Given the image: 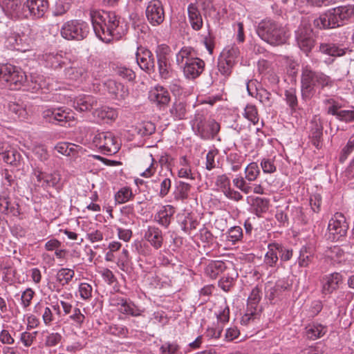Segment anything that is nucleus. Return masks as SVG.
Returning a JSON list of instances; mask_svg holds the SVG:
<instances>
[{"instance_id": "obj_13", "label": "nucleus", "mask_w": 354, "mask_h": 354, "mask_svg": "<svg viewBox=\"0 0 354 354\" xmlns=\"http://www.w3.org/2000/svg\"><path fill=\"white\" fill-rule=\"evenodd\" d=\"M136 61L140 68L148 73L154 71L155 59L153 53L148 49L138 48L136 54Z\"/></svg>"}, {"instance_id": "obj_54", "label": "nucleus", "mask_w": 354, "mask_h": 354, "mask_svg": "<svg viewBox=\"0 0 354 354\" xmlns=\"http://www.w3.org/2000/svg\"><path fill=\"white\" fill-rule=\"evenodd\" d=\"M354 150V133L349 138L346 146L342 149L339 161L343 162Z\"/></svg>"}, {"instance_id": "obj_19", "label": "nucleus", "mask_w": 354, "mask_h": 354, "mask_svg": "<svg viewBox=\"0 0 354 354\" xmlns=\"http://www.w3.org/2000/svg\"><path fill=\"white\" fill-rule=\"evenodd\" d=\"M149 99L158 106H165L171 100L169 91L162 86L151 88L149 93Z\"/></svg>"}, {"instance_id": "obj_62", "label": "nucleus", "mask_w": 354, "mask_h": 354, "mask_svg": "<svg viewBox=\"0 0 354 354\" xmlns=\"http://www.w3.org/2000/svg\"><path fill=\"white\" fill-rule=\"evenodd\" d=\"M216 185L224 193L230 188V178L225 174L218 176L216 180Z\"/></svg>"}, {"instance_id": "obj_20", "label": "nucleus", "mask_w": 354, "mask_h": 354, "mask_svg": "<svg viewBox=\"0 0 354 354\" xmlns=\"http://www.w3.org/2000/svg\"><path fill=\"white\" fill-rule=\"evenodd\" d=\"M168 50L169 47L167 46L162 45L158 47V50L157 51V61L159 73L161 78L165 80L169 78L170 75L169 66L168 65L166 55Z\"/></svg>"}, {"instance_id": "obj_28", "label": "nucleus", "mask_w": 354, "mask_h": 354, "mask_svg": "<svg viewBox=\"0 0 354 354\" xmlns=\"http://www.w3.org/2000/svg\"><path fill=\"white\" fill-rule=\"evenodd\" d=\"M175 213L174 208L171 205L163 206L155 215V221L160 225L168 227L170 225L171 218Z\"/></svg>"}, {"instance_id": "obj_58", "label": "nucleus", "mask_w": 354, "mask_h": 354, "mask_svg": "<svg viewBox=\"0 0 354 354\" xmlns=\"http://www.w3.org/2000/svg\"><path fill=\"white\" fill-rule=\"evenodd\" d=\"M106 332L119 337H125L128 334V329L120 325H111L109 326Z\"/></svg>"}, {"instance_id": "obj_59", "label": "nucleus", "mask_w": 354, "mask_h": 354, "mask_svg": "<svg viewBox=\"0 0 354 354\" xmlns=\"http://www.w3.org/2000/svg\"><path fill=\"white\" fill-rule=\"evenodd\" d=\"M145 160L147 162H149L150 165L143 172L140 174V176L145 178H149L156 172V168L154 165L156 164V162L151 154L148 155L145 158Z\"/></svg>"}, {"instance_id": "obj_6", "label": "nucleus", "mask_w": 354, "mask_h": 354, "mask_svg": "<svg viewBox=\"0 0 354 354\" xmlns=\"http://www.w3.org/2000/svg\"><path fill=\"white\" fill-rule=\"evenodd\" d=\"M61 35L68 40H82L89 33V26L80 20H71L63 24L61 28Z\"/></svg>"}, {"instance_id": "obj_48", "label": "nucleus", "mask_w": 354, "mask_h": 354, "mask_svg": "<svg viewBox=\"0 0 354 354\" xmlns=\"http://www.w3.org/2000/svg\"><path fill=\"white\" fill-rule=\"evenodd\" d=\"M243 230L239 226H234L230 228L227 232V239L228 241L235 244L240 241L243 238Z\"/></svg>"}, {"instance_id": "obj_45", "label": "nucleus", "mask_w": 354, "mask_h": 354, "mask_svg": "<svg viewBox=\"0 0 354 354\" xmlns=\"http://www.w3.org/2000/svg\"><path fill=\"white\" fill-rule=\"evenodd\" d=\"M46 174V172L41 171V169L38 167L33 169L31 178L35 186L44 189Z\"/></svg>"}, {"instance_id": "obj_31", "label": "nucleus", "mask_w": 354, "mask_h": 354, "mask_svg": "<svg viewBox=\"0 0 354 354\" xmlns=\"http://www.w3.org/2000/svg\"><path fill=\"white\" fill-rule=\"evenodd\" d=\"M169 113L175 120L185 119L187 114V105L185 102L176 100L170 107Z\"/></svg>"}, {"instance_id": "obj_36", "label": "nucleus", "mask_w": 354, "mask_h": 354, "mask_svg": "<svg viewBox=\"0 0 354 354\" xmlns=\"http://www.w3.org/2000/svg\"><path fill=\"white\" fill-rule=\"evenodd\" d=\"M195 58H198L196 56L195 50L190 46L183 47L176 54V62L180 66L184 65L187 60L188 62L191 59H194Z\"/></svg>"}, {"instance_id": "obj_3", "label": "nucleus", "mask_w": 354, "mask_h": 354, "mask_svg": "<svg viewBox=\"0 0 354 354\" xmlns=\"http://www.w3.org/2000/svg\"><path fill=\"white\" fill-rule=\"evenodd\" d=\"M256 32L262 40L273 46L283 44L288 38L286 27L271 19L261 20Z\"/></svg>"}, {"instance_id": "obj_34", "label": "nucleus", "mask_w": 354, "mask_h": 354, "mask_svg": "<svg viewBox=\"0 0 354 354\" xmlns=\"http://www.w3.org/2000/svg\"><path fill=\"white\" fill-rule=\"evenodd\" d=\"M319 51L330 56H342L345 54V48H340L335 44L322 43L319 45Z\"/></svg>"}, {"instance_id": "obj_37", "label": "nucleus", "mask_w": 354, "mask_h": 354, "mask_svg": "<svg viewBox=\"0 0 354 354\" xmlns=\"http://www.w3.org/2000/svg\"><path fill=\"white\" fill-rule=\"evenodd\" d=\"M306 336L308 339L315 340L322 337L326 332V328L322 324H310L306 328Z\"/></svg>"}, {"instance_id": "obj_8", "label": "nucleus", "mask_w": 354, "mask_h": 354, "mask_svg": "<svg viewBox=\"0 0 354 354\" xmlns=\"http://www.w3.org/2000/svg\"><path fill=\"white\" fill-rule=\"evenodd\" d=\"M43 118L49 122L62 127H70L75 121L71 110L64 107L46 109L43 111Z\"/></svg>"}, {"instance_id": "obj_10", "label": "nucleus", "mask_w": 354, "mask_h": 354, "mask_svg": "<svg viewBox=\"0 0 354 354\" xmlns=\"http://www.w3.org/2000/svg\"><path fill=\"white\" fill-rule=\"evenodd\" d=\"M348 229V225L346 221L345 216L342 213L339 212L334 214L328 225L329 232L334 236V239H337L341 236H345Z\"/></svg>"}, {"instance_id": "obj_64", "label": "nucleus", "mask_w": 354, "mask_h": 354, "mask_svg": "<svg viewBox=\"0 0 354 354\" xmlns=\"http://www.w3.org/2000/svg\"><path fill=\"white\" fill-rule=\"evenodd\" d=\"M92 286L87 283H82L79 287L80 297L83 299H88L92 297Z\"/></svg>"}, {"instance_id": "obj_53", "label": "nucleus", "mask_w": 354, "mask_h": 354, "mask_svg": "<svg viewBox=\"0 0 354 354\" xmlns=\"http://www.w3.org/2000/svg\"><path fill=\"white\" fill-rule=\"evenodd\" d=\"M285 98L286 103L292 111H295L298 105L296 92L294 89L290 88L285 91Z\"/></svg>"}, {"instance_id": "obj_1", "label": "nucleus", "mask_w": 354, "mask_h": 354, "mask_svg": "<svg viewBox=\"0 0 354 354\" xmlns=\"http://www.w3.org/2000/svg\"><path fill=\"white\" fill-rule=\"evenodd\" d=\"M91 17L96 36L104 42L119 39L124 33L119 19L114 12L95 11L91 13Z\"/></svg>"}, {"instance_id": "obj_32", "label": "nucleus", "mask_w": 354, "mask_h": 354, "mask_svg": "<svg viewBox=\"0 0 354 354\" xmlns=\"http://www.w3.org/2000/svg\"><path fill=\"white\" fill-rule=\"evenodd\" d=\"M239 55V48L237 46L232 45L224 48L220 58L224 61H227V63L234 66Z\"/></svg>"}, {"instance_id": "obj_15", "label": "nucleus", "mask_w": 354, "mask_h": 354, "mask_svg": "<svg viewBox=\"0 0 354 354\" xmlns=\"http://www.w3.org/2000/svg\"><path fill=\"white\" fill-rule=\"evenodd\" d=\"M314 25L320 29H328L341 26L342 24L338 20L337 15L333 8L315 19Z\"/></svg>"}, {"instance_id": "obj_63", "label": "nucleus", "mask_w": 354, "mask_h": 354, "mask_svg": "<svg viewBox=\"0 0 354 354\" xmlns=\"http://www.w3.org/2000/svg\"><path fill=\"white\" fill-rule=\"evenodd\" d=\"M37 335V331L32 333L27 331L23 332L20 336V341L26 347H29L32 344L34 340L36 339Z\"/></svg>"}, {"instance_id": "obj_18", "label": "nucleus", "mask_w": 354, "mask_h": 354, "mask_svg": "<svg viewBox=\"0 0 354 354\" xmlns=\"http://www.w3.org/2000/svg\"><path fill=\"white\" fill-rule=\"evenodd\" d=\"M115 305L117 306L119 312L132 317L141 316L145 312L144 308H140L133 302L122 297L117 298Z\"/></svg>"}, {"instance_id": "obj_11", "label": "nucleus", "mask_w": 354, "mask_h": 354, "mask_svg": "<svg viewBox=\"0 0 354 354\" xmlns=\"http://www.w3.org/2000/svg\"><path fill=\"white\" fill-rule=\"evenodd\" d=\"M22 1L23 0H2V8L11 18H27L28 13Z\"/></svg>"}, {"instance_id": "obj_4", "label": "nucleus", "mask_w": 354, "mask_h": 354, "mask_svg": "<svg viewBox=\"0 0 354 354\" xmlns=\"http://www.w3.org/2000/svg\"><path fill=\"white\" fill-rule=\"evenodd\" d=\"M26 76L24 71L12 64L0 65V87L17 90L24 84Z\"/></svg>"}, {"instance_id": "obj_30", "label": "nucleus", "mask_w": 354, "mask_h": 354, "mask_svg": "<svg viewBox=\"0 0 354 354\" xmlns=\"http://www.w3.org/2000/svg\"><path fill=\"white\" fill-rule=\"evenodd\" d=\"M279 243H272L268 245V252L266 253L264 257V263L271 268H275L279 261L278 251H279Z\"/></svg>"}, {"instance_id": "obj_22", "label": "nucleus", "mask_w": 354, "mask_h": 354, "mask_svg": "<svg viewBox=\"0 0 354 354\" xmlns=\"http://www.w3.org/2000/svg\"><path fill=\"white\" fill-rule=\"evenodd\" d=\"M342 281V277L338 272L325 276L322 280V293L325 295L331 294L339 288Z\"/></svg>"}, {"instance_id": "obj_21", "label": "nucleus", "mask_w": 354, "mask_h": 354, "mask_svg": "<svg viewBox=\"0 0 354 354\" xmlns=\"http://www.w3.org/2000/svg\"><path fill=\"white\" fill-rule=\"evenodd\" d=\"M144 237L156 250L160 248L162 245L164 240L162 232L158 227L148 226Z\"/></svg>"}, {"instance_id": "obj_51", "label": "nucleus", "mask_w": 354, "mask_h": 354, "mask_svg": "<svg viewBox=\"0 0 354 354\" xmlns=\"http://www.w3.org/2000/svg\"><path fill=\"white\" fill-rule=\"evenodd\" d=\"M133 196L132 191L129 187L121 188L115 195V201L120 204L129 201Z\"/></svg>"}, {"instance_id": "obj_61", "label": "nucleus", "mask_w": 354, "mask_h": 354, "mask_svg": "<svg viewBox=\"0 0 354 354\" xmlns=\"http://www.w3.org/2000/svg\"><path fill=\"white\" fill-rule=\"evenodd\" d=\"M160 349L162 354H180L179 346L176 343L166 342Z\"/></svg>"}, {"instance_id": "obj_43", "label": "nucleus", "mask_w": 354, "mask_h": 354, "mask_svg": "<svg viewBox=\"0 0 354 354\" xmlns=\"http://www.w3.org/2000/svg\"><path fill=\"white\" fill-rule=\"evenodd\" d=\"M314 259L313 254L306 247H302L300 250L298 258V264L300 267H307Z\"/></svg>"}, {"instance_id": "obj_17", "label": "nucleus", "mask_w": 354, "mask_h": 354, "mask_svg": "<svg viewBox=\"0 0 354 354\" xmlns=\"http://www.w3.org/2000/svg\"><path fill=\"white\" fill-rule=\"evenodd\" d=\"M24 6L28 15L41 18L48 9V2L47 0H26Z\"/></svg>"}, {"instance_id": "obj_27", "label": "nucleus", "mask_w": 354, "mask_h": 354, "mask_svg": "<svg viewBox=\"0 0 354 354\" xmlns=\"http://www.w3.org/2000/svg\"><path fill=\"white\" fill-rule=\"evenodd\" d=\"M260 300L261 290L256 286L252 290L248 299V309L245 315V317H248V320H250L256 313L257 307Z\"/></svg>"}, {"instance_id": "obj_14", "label": "nucleus", "mask_w": 354, "mask_h": 354, "mask_svg": "<svg viewBox=\"0 0 354 354\" xmlns=\"http://www.w3.org/2000/svg\"><path fill=\"white\" fill-rule=\"evenodd\" d=\"M205 62L201 58L191 59L180 67L183 68V74L187 79L194 80L199 77L205 68Z\"/></svg>"}, {"instance_id": "obj_26", "label": "nucleus", "mask_w": 354, "mask_h": 354, "mask_svg": "<svg viewBox=\"0 0 354 354\" xmlns=\"http://www.w3.org/2000/svg\"><path fill=\"white\" fill-rule=\"evenodd\" d=\"M109 93L114 95L118 100H124L129 96V89L124 84L114 80H109L106 83Z\"/></svg>"}, {"instance_id": "obj_42", "label": "nucleus", "mask_w": 354, "mask_h": 354, "mask_svg": "<svg viewBox=\"0 0 354 354\" xmlns=\"http://www.w3.org/2000/svg\"><path fill=\"white\" fill-rule=\"evenodd\" d=\"M226 269L225 263L223 261H215L208 265L206 273L212 279H216Z\"/></svg>"}, {"instance_id": "obj_23", "label": "nucleus", "mask_w": 354, "mask_h": 354, "mask_svg": "<svg viewBox=\"0 0 354 354\" xmlns=\"http://www.w3.org/2000/svg\"><path fill=\"white\" fill-rule=\"evenodd\" d=\"M327 113L335 115L342 122L350 123L354 122V108L352 109H342L340 106H330L328 107Z\"/></svg>"}, {"instance_id": "obj_2", "label": "nucleus", "mask_w": 354, "mask_h": 354, "mask_svg": "<svg viewBox=\"0 0 354 354\" xmlns=\"http://www.w3.org/2000/svg\"><path fill=\"white\" fill-rule=\"evenodd\" d=\"M301 95L306 100L311 98L315 95L316 88L323 90L326 87H332L333 81L325 73L305 66L301 71Z\"/></svg>"}, {"instance_id": "obj_41", "label": "nucleus", "mask_w": 354, "mask_h": 354, "mask_svg": "<svg viewBox=\"0 0 354 354\" xmlns=\"http://www.w3.org/2000/svg\"><path fill=\"white\" fill-rule=\"evenodd\" d=\"M191 185L189 183L180 181L176 186L174 198L177 201H185L189 196Z\"/></svg>"}, {"instance_id": "obj_9", "label": "nucleus", "mask_w": 354, "mask_h": 354, "mask_svg": "<svg viewBox=\"0 0 354 354\" xmlns=\"http://www.w3.org/2000/svg\"><path fill=\"white\" fill-rule=\"evenodd\" d=\"M145 13L147 21L153 26L161 24L165 20L164 8L159 0L149 1Z\"/></svg>"}, {"instance_id": "obj_40", "label": "nucleus", "mask_w": 354, "mask_h": 354, "mask_svg": "<svg viewBox=\"0 0 354 354\" xmlns=\"http://www.w3.org/2000/svg\"><path fill=\"white\" fill-rule=\"evenodd\" d=\"M75 276V271L68 268H61L56 274L57 282L62 286L68 285Z\"/></svg>"}, {"instance_id": "obj_49", "label": "nucleus", "mask_w": 354, "mask_h": 354, "mask_svg": "<svg viewBox=\"0 0 354 354\" xmlns=\"http://www.w3.org/2000/svg\"><path fill=\"white\" fill-rule=\"evenodd\" d=\"M217 67L218 72L223 77L222 80L224 81L230 76L234 66L227 63V61H224L223 59L219 58Z\"/></svg>"}, {"instance_id": "obj_5", "label": "nucleus", "mask_w": 354, "mask_h": 354, "mask_svg": "<svg viewBox=\"0 0 354 354\" xmlns=\"http://www.w3.org/2000/svg\"><path fill=\"white\" fill-rule=\"evenodd\" d=\"M192 127L196 135L203 140L214 139L220 131V124L214 119L207 120L204 114L197 113L192 121Z\"/></svg>"}, {"instance_id": "obj_12", "label": "nucleus", "mask_w": 354, "mask_h": 354, "mask_svg": "<svg viewBox=\"0 0 354 354\" xmlns=\"http://www.w3.org/2000/svg\"><path fill=\"white\" fill-rule=\"evenodd\" d=\"M298 46L305 53H309L313 45L314 40L311 37L312 30L307 26L301 25L295 32Z\"/></svg>"}, {"instance_id": "obj_44", "label": "nucleus", "mask_w": 354, "mask_h": 354, "mask_svg": "<svg viewBox=\"0 0 354 354\" xmlns=\"http://www.w3.org/2000/svg\"><path fill=\"white\" fill-rule=\"evenodd\" d=\"M65 76L67 79L71 80H80L82 78H85V71L81 68L69 67L65 69Z\"/></svg>"}, {"instance_id": "obj_25", "label": "nucleus", "mask_w": 354, "mask_h": 354, "mask_svg": "<svg viewBox=\"0 0 354 354\" xmlns=\"http://www.w3.org/2000/svg\"><path fill=\"white\" fill-rule=\"evenodd\" d=\"M97 100L91 95H80L73 100V106L80 112L87 111L96 105Z\"/></svg>"}, {"instance_id": "obj_35", "label": "nucleus", "mask_w": 354, "mask_h": 354, "mask_svg": "<svg viewBox=\"0 0 354 354\" xmlns=\"http://www.w3.org/2000/svg\"><path fill=\"white\" fill-rule=\"evenodd\" d=\"M251 205L257 216H260L261 214L266 212L270 206V201L266 198L254 197L252 198Z\"/></svg>"}, {"instance_id": "obj_16", "label": "nucleus", "mask_w": 354, "mask_h": 354, "mask_svg": "<svg viewBox=\"0 0 354 354\" xmlns=\"http://www.w3.org/2000/svg\"><path fill=\"white\" fill-rule=\"evenodd\" d=\"M323 124L319 117L315 115L310 122L309 138L311 143L319 149L322 146Z\"/></svg>"}, {"instance_id": "obj_46", "label": "nucleus", "mask_w": 354, "mask_h": 354, "mask_svg": "<svg viewBox=\"0 0 354 354\" xmlns=\"http://www.w3.org/2000/svg\"><path fill=\"white\" fill-rule=\"evenodd\" d=\"M260 174V169L257 162L250 163L245 169V178L248 181L255 180Z\"/></svg>"}, {"instance_id": "obj_39", "label": "nucleus", "mask_w": 354, "mask_h": 354, "mask_svg": "<svg viewBox=\"0 0 354 354\" xmlns=\"http://www.w3.org/2000/svg\"><path fill=\"white\" fill-rule=\"evenodd\" d=\"M95 117L100 120H115L118 116L117 111L109 106H102L96 109L93 113Z\"/></svg>"}, {"instance_id": "obj_57", "label": "nucleus", "mask_w": 354, "mask_h": 354, "mask_svg": "<svg viewBox=\"0 0 354 354\" xmlns=\"http://www.w3.org/2000/svg\"><path fill=\"white\" fill-rule=\"evenodd\" d=\"M61 180L60 175L57 172L47 173L46 176V183L44 189L49 187H57Z\"/></svg>"}, {"instance_id": "obj_29", "label": "nucleus", "mask_w": 354, "mask_h": 354, "mask_svg": "<svg viewBox=\"0 0 354 354\" xmlns=\"http://www.w3.org/2000/svg\"><path fill=\"white\" fill-rule=\"evenodd\" d=\"M189 21L192 28L195 30H199L203 27V19L197 6L190 3L187 8Z\"/></svg>"}, {"instance_id": "obj_60", "label": "nucleus", "mask_w": 354, "mask_h": 354, "mask_svg": "<svg viewBox=\"0 0 354 354\" xmlns=\"http://www.w3.org/2000/svg\"><path fill=\"white\" fill-rule=\"evenodd\" d=\"M62 336L59 333H48L45 339V346L48 347H53L57 346L61 342Z\"/></svg>"}, {"instance_id": "obj_52", "label": "nucleus", "mask_w": 354, "mask_h": 354, "mask_svg": "<svg viewBox=\"0 0 354 354\" xmlns=\"http://www.w3.org/2000/svg\"><path fill=\"white\" fill-rule=\"evenodd\" d=\"M244 116L254 124L259 122V114L257 107L253 104H248L245 108Z\"/></svg>"}, {"instance_id": "obj_33", "label": "nucleus", "mask_w": 354, "mask_h": 354, "mask_svg": "<svg viewBox=\"0 0 354 354\" xmlns=\"http://www.w3.org/2000/svg\"><path fill=\"white\" fill-rule=\"evenodd\" d=\"M334 9V12H336L338 20L342 25L344 21H348L354 17V5H346L336 7Z\"/></svg>"}, {"instance_id": "obj_56", "label": "nucleus", "mask_w": 354, "mask_h": 354, "mask_svg": "<svg viewBox=\"0 0 354 354\" xmlns=\"http://www.w3.org/2000/svg\"><path fill=\"white\" fill-rule=\"evenodd\" d=\"M232 271L233 272H235L234 270ZM237 275V273L230 274L228 272L226 276H223L219 281V286L223 290L228 291L230 287L232 286L233 282Z\"/></svg>"}, {"instance_id": "obj_24", "label": "nucleus", "mask_w": 354, "mask_h": 354, "mask_svg": "<svg viewBox=\"0 0 354 354\" xmlns=\"http://www.w3.org/2000/svg\"><path fill=\"white\" fill-rule=\"evenodd\" d=\"M0 212L4 214H11L13 216L19 214L18 204L12 202L9 195L5 192L0 194Z\"/></svg>"}, {"instance_id": "obj_50", "label": "nucleus", "mask_w": 354, "mask_h": 354, "mask_svg": "<svg viewBox=\"0 0 354 354\" xmlns=\"http://www.w3.org/2000/svg\"><path fill=\"white\" fill-rule=\"evenodd\" d=\"M17 50L26 52L30 49L32 43V39L24 33H18Z\"/></svg>"}, {"instance_id": "obj_55", "label": "nucleus", "mask_w": 354, "mask_h": 354, "mask_svg": "<svg viewBox=\"0 0 354 354\" xmlns=\"http://www.w3.org/2000/svg\"><path fill=\"white\" fill-rule=\"evenodd\" d=\"M158 180L160 182V192L158 195L160 197L163 198L169 192L171 186V180L169 178L167 177H160L158 178Z\"/></svg>"}, {"instance_id": "obj_38", "label": "nucleus", "mask_w": 354, "mask_h": 354, "mask_svg": "<svg viewBox=\"0 0 354 354\" xmlns=\"http://www.w3.org/2000/svg\"><path fill=\"white\" fill-rule=\"evenodd\" d=\"M254 97L266 106H271L273 103L271 93L261 86L255 88Z\"/></svg>"}, {"instance_id": "obj_47", "label": "nucleus", "mask_w": 354, "mask_h": 354, "mask_svg": "<svg viewBox=\"0 0 354 354\" xmlns=\"http://www.w3.org/2000/svg\"><path fill=\"white\" fill-rule=\"evenodd\" d=\"M55 149L62 155L71 156L73 151H77V149H81V147L69 142H60L55 146Z\"/></svg>"}, {"instance_id": "obj_7", "label": "nucleus", "mask_w": 354, "mask_h": 354, "mask_svg": "<svg viewBox=\"0 0 354 354\" xmlns=\"http://www.w3.org/2000/svg\"><path fill=\"white\" fill-rule=\"evenodd\" d=\"M93 144L104 154L112 155L120 149V143L110 131L97 132L93 138Z\"/></svg>"}]
</instances>
